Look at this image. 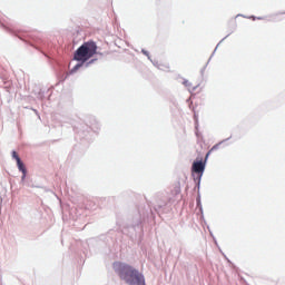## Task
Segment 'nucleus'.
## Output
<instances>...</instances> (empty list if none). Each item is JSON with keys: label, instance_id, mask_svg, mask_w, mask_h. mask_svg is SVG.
<instances>
[{"label": "nucleus", "instance_id": "nucleus-1", "mask_svg": "<svg viewBox=\"0 0 285 285\" xmlns=\"http://www.w3.org/2000/svg\"><path fill=\"white\" fill-rule=\"evenodd\" d=\"M114 271L118 275L119 279L128 285H146V278L137 268L129 264L115 262Z\"/></svg>", "mask_w": 285, "mask_h": 285}, {"label": "nucleus", "instance_id": "nucleus-2", "mask_svg": "<svg viewBox=\"0 0 285 285\" xmlns=\"http://www.w3.org/2000/svg\"><path fill=\"white\" fill-rule=\"evenodd\" d=\"M97 55V43L95 41L83 42L75 52L73 59L86 63L89 59H92Z\"/></svg>", "mask_w": 285, "mask_h": 285}, {"label": "nucleus", "instance_id": "nucleus-3", "mask_svg": "<svg viewBox=\"0 0 285 285\" xmlns=\"http://www.w3.org/2000/svg\"><path fill=\"white\" fill-rule=\"evenodd\" d=\"M215 150H219V145H215L214 147H212V149L206 154L205 161H194L191 166V173H195V175L202 178L204 175V170H206V160L208 159V157H210L213 153H215Z\"/></svg>", "mask_w": 285, "mask_h": 285}, {"label": "nucleus", "instance_id": "nucleus-4", "mask_svg": "<svg viewBox=\"0 0 285 285\" xmlns=\"http://www.w3.org/2000/svg\"><path fill=\"white\" fill-rule=\"evenodd\" d=\"M157 68H158V70H161L163 72H170V63H168V61H166V60H160L157 63Z\"/></svg>", "mask_w": 285, "mask_h": 285}, {"label": "nucleus", "instance_id": "nucleus-5", "mask_svg": "<svg viewBox=\"0 0 285 285\" xmlns=\"http://www.w3.org/2000/svg\"><path fill=\"white\" fill-rule=\"evenodd\" d=\"M17 166H18V169L20 170V173H22V175H23L22 179H24L26 173H27L26 165H23V161H21V159H18Z\"/></svg>", "mask_w": 285, "mask_h": 285}, {"label": "nucleus", "instance_id": "nucleus-6", "mask_svg": "<svg viewBox=\"0 0 285 285\" xmlns=\"http://www.w3.org/2000/svg\"><path fill=\"white\" fill-rule=\"evenodd\" d=\"M12 158L16 159V161H19V159H21L19 157V154H17V151H12Z\"/></svg>", "mask_w": 285, "mask_h": 285}, {"label": "nucleus", "instance_id": "nucleus-7", "mask_svg": "<svg viewBox=\"0 0 285 285\" xmlns=\"http://www.w3.org/2000/svg\"><path fill=\"white\" fill-rule=\"evenodd\" d=\"M79 68H81V63H78L73 67V69L71 70V72H77V70H79Z\"/></svg>", "mask_w": 285, "mask_h": 285}]
</instances>
